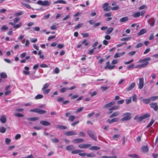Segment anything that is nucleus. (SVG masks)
<instances>
[{
    "instance_id": "f257e3e1",
    "label": "nucleus",
    "mask_w": 158,
    "mask_h": 158,
    "mask_svg": "<svg viewBox=\"0 0 158 158\" xmlns=\"http://www.w3.org/2000/svg\"><path fill=\"white\" fill-rule=\"evenodd\" d=\"M150 116V114L148 113H146L140 116H139L138 115H137L134 117V119L136 120L137 122L139 123L142 121L143 119L149 117Z\"/></svg>"
},
{
    "instance_id": "f03ea898",
    "label": "nucleus",
    "mask_w": 158,
    "mask_h": 158,
    "mask_svg": "<svg viewBox=\"0 0 158 158\" xmlns=\"http://www.w3.org/2000/svg\"><path fill=\"white\" fill-rule=\"evenodd\" d=\"M37 3L39 5H40L42 6H48L50 5L51 2L47 0H45L44 1H43L40 0L38 1L37 2Z\"/></svg>"
},
{
    "instance_id": "7ed1b4c3",
    "label": "nucleus",
    "mask_w": 158,
    "mask_h": 158,
    "mask_svg": "<svg viewBox=\"0 0 158 158\" xmlns=\"http://www.w3.org/2000/svg\"><path fill=\"white\" fill-rule=\"evenodd\" d=\"M131 114L130 113H125L123 114V117L121 119L122 121L129 120L131 119Z\"/></svg>"
},
{
    "instance_id": "20e7f679",
    "label": "nucleus",
    "mask_w": 158,
    "mask_h": 158,
    "mask_svg": "<svg viewBox=\"0 0 158 158\" xmlns=\"http://www.w3.org/2000/svg\"><path fill=\"white\" fill-rule=\"evenodd\" d=\"M145 13V11L144 10H143L141 12L139 11L133 14L132 16L134 18H137L139 17L140 16H143Z\"/></svg>"
},
{
    "instance_id": "39448f33",
    "label": "nucleus",
    "mask_w": 158,
    "mask_h": 158,
    "mask_svg": "<svg viewBox=\"0 0 158 158\" xmlns=\"http://www.w3.org/2000/svg\"><path fill=\"white\" fill-rule=\"evenodd\" d=\"M30 111V112H35L40 114H43L46 112L45 110H43L42 109H31Z\"/></svg>"
},
{
    "instance_id": "423d86ee",
    "label": "nucleus",
    "mask_w": 158,
    "mask_h": 158,
    "mask_svg": "<svg viewBox=\"0 0 158 158\" xmlns=\"http://www.w3.org/2000/svg\"><path fill=\"white\" fill-rule=\"evenodd\" d=\"M151 59L150 57L146 58L141 60H139V63H142V64H147L145 65V66H146L148 65V61L150 60Z\"/></svg>"
},
{
    "instance_id": "0eeeda50",
    "label": "nucleus",
    "mask_w": 158,
    "mask_h": 158,
    "mask_svg": "<svg viewBox=\"0 0 158 158\" xmlns=\"http://www.w3.org/2000/svg\"><path fill=\"white\" fill-rule=\"evenodd\" d=\"M87 133L91 138L95 140H97V137L95 136L94 132L89 130L87 131Z\"/></svg>"
},
{
    "instance_id": "6e6552de",
    "label": "nucleus",
    "mask_w": 158,
    "mask_h": 158,
    "mask_svg": "<svg viewBox=\"0 0 158 158\" xmlns=\"http://www.w3.org/2000/svg\"><path fill=\"white\" fill-rule=\"evenodd\" d=\"M144 86V79L143 78H140L139 79V82L138 84L139 88L141 89Z\"/></svg>"
},
{
    "instance_id": "1a4fd4ad",
    "label": "nucleus",
    "mask_w": 158,
    "mask_h": 158,
    "mask_svg": "<svg viewBox=\"0 0 158 158\" xmlns=\"http://www.w3.org/2000/svg\"><path fill=\"white\" fill-rule=\"evenodd\" d=\"M110 61H108L106 63V66L105 67V69H114L115 67V65H109Z\"/></svg>"
},
{
    "instance_id": "9d476101",
    "label": "nucleus",
    "mask_w": 158,
    "mask_h": 158,
    "mask_svg": "<svg viewBox=\"0 0 158 158\" xmlns=\"http://www.w3.org/2000/svg\"><path fill=\"white\" fill-rule=\"evenodd\" d=\"M115 101H112L104 105V108H109L111 107L115 104Z\"/></svg>"
},
{
    "instance_id": "9b49d317",
    "label": "nucleus",
    "mask_w": 158,
    "mask_h": 158,
    "mask_svg": "<svg viewBox=\"0 0 158 158\" xmlns=\"http://www.w3.org/2000/svg\"><path fill=\"white\" fill-rule=\"evenodd\" d=\"M135 82L132 83L129 87L126 89V90L127 91H130L135 86Z\"/></svg>"
},
{
    "instance_id": "f8f14e48",
    "label": "nucleus",
    "mask_w": 158,
    "mask_h": 158,
    "mask_svg": "<svg viewBox=\"0 0 158 158\" xmlns=\"http://www.w3.org/2000/svg\"><path fill=\"white\" fill-rule=\"evenodd\" d=\"M65 135L67 136H70L76 135H77V133L74 131H70L65 133Z\"/></svg>"
},
{
    "instance_id": "ddd939ff",
    "label": "nucleus",
    "mask_w": 158,
    "mask_h": 158,
    "mask_svg": "<svg viewBox=\"0 0 158 158\" xmlns=\"http://www.w3.org/2000/svg\"><path fill=\"white\" fill-rule=\"evenodd\" d=\"M91 145L90 144H80L78 145V147L81 148H86L90 147Z\"/></svg>"
},
{
    "instance_id": "4468645a",
    "label": "nucleus",
    "mask_w": 158,
    "mask_h": 158,
    "mask_svg": "<svg viewBox=\"0 0 158 158\" xmlns=\"http://www.w3.org/2000/svg\"><path fill=\"white\" fill-rule=\"evenodd\" d=\"M109 4L108 3H106L104 4L102 6V8L104 11H109L110 10L109 7L108 6Z\"/></svg>"
},
{
    "instance_id": "2eb2a0df",
    "label": "nucleus",
    "mask_w": 158,
    "mask_h": 158,
    "mask_svg": "<svg viewBox=\"0 0 158 158\" xmlns=\"http://www.w3.org/2000/svg\"><path fill=\"white\" fill-rule=\"evenodd\" d=\"M24 69V70L23 71V73L26 75H29L30 73V72L29 71V67L25 66Z\"/></svg>"
},
{
    "instance_id": "dca6fc26",
    "label": "nucleus",
    "mask_w": 158,
    "mask_h": 158,
    "mask_svg": "<svg viewBox=\"0 0 158 158\" xmlns=\"http://www.w3.org/2000/svg\"><path fill=\"white\" fill-rule=\"evenodd\" d=\"M125 53V52H123L121 53H116L114 56V58H116L118 57H120L121 56L124 55Z\"/></svg>"
},
{
    "instance_id": "f3484780",
    "label": "nucleus",
    "mask_w": 158,
    "mask_h": 158,
    "mask_svg": "<svg viewBox=\"0 0 158 158\" xmlns=\"http://www.w3.org/2000/svg\"><path fill=\"white\" fill-rule=\"evenodd\" d=\"M83 141V139H76L73 140H72V142L75 143H77L82 142Z\"/></svg>"
},
{
    "instance_id": "a211bd4d",
    "label": "nucleus",
    "mask_w": 158,
    "mask_h": 158,
    "mask_svg": "<svg viewBox=\"0 0 158 158\" xmlns=\"http://www.w3.org/2000/svg\"><path fill=\"white\" fill-rule=\"evenodd\" d=\"M40 123L44 126H49L51 124L50 122L46 121H41Z\"/></svg>"
},
{
    "instance_id": "6ab92c4d",
    "label": "nucleus",
    "mask_w": 158,
    "mask_h": 158,
    "mask_svg": "<svg viewBox=\"0 0 158 158\" xmlns=\"http://www.w3.org/2000/svg\"><path fill=\"white\" fill-rule=\"evenodd\" d=\"M39 118L38 117H30L28 118H26V119L28 121H34L39 120Z\"/></svg>"
},
{
    "instance_id": "aec40b11",
    "label": "nucleus",
    "mask_w": 158,
    "mask_h": 158,
    "mask_svg": "<svg viewBox=\"0 0 158 158\" xmlns=\"http://www.w3.org/2000/svg\"><path fill=\"white\" fill-rule=\"evenodd\" d=\"M6 120V116L4 115H2L1 118H0V121L1 123H5Z\"/></svg>"
},
{
    "instance_id": "412c9836",
    "label": "nucleus",
    "mask_w": 158,
    "mask_h": 158,
    "mask_svg": "<svg viewBox=\"0 0 158 158\" xmlns=\"http://www.w3.org/2000/svg\"><path fill=\"white\" fill-rule=\"evenodd\" d=\"M118 120V118H114L111 120L108 119L107 122V123H111L114 122H116Z\"/></svg>"
},
{
    "instance_id": "4be33fe9",
    "label": "nucleus",
    "mask_w": 158,
    "mask_h": 158,
    "mask_svg": "<svg viewBox=\"0 0 158 158\" xmlns=\"http://www.w3.org/2000/svg\"><path fill=\"white\" fill-rule=\"evenodd\" d=\"M129 20V18L127 17H124L121 18L119 20L121 23L125 22Z\"/></svg>"
},
{
    "instance_id": "5701e85b",
    "label": "nucleus",
    "mask_w": 158,
    "mask_h": 158,
    "mask_svg": "<svg viewBox=\"0 0 158 158\" xmlns=\"http://www.w3.org/2000/svg\"><path fill=\"white\" fill-rule=\"evenodd\" d=\"M148 22L151 26H153L155 23V20L153 18H151L148 20Z\"/></svg>"
},
{
    "instance_id": "b1692460",
    "label": "nucleus",
    "mask_w": 158,
    "mask_h": 158,
    "mask_svg": "<svg viewBox=\"0 0 158 158\" xmlns=\"http://www.w3.org/2000/svg\"><path fill=\"white\" fill-rule=\"evenodd\" d=\"M58 3L65 4H66V2L63 0H59L54 2L53 4L55 5Z\"/></svg>"
},
{
    "instance_id": "393cba45",
    "label": "nucleus",
    "mask_w": 158,
    "mask_h": 158,
    "mask_svg": "<svg viewBox=\"0 0 158 158\" xmlns=\"http://www.w3.org/2000/svg\"><path fill=\"white\" fill-rule=\"evenodd\" d=\"M66 149L67 150L69 151H72L74 149V147L73 146L70 145L67 146L66 147Z\"/></svg>"
},
{
    "instance_id": "a878e982",
    "label": "nucleus",
    "mask_w": 158,
    "mask_h": 158,
    "mask_svg": "<svg viewBox=\"0 0 158 158\" xmlns=\"http://www.w3.org/2000/svg\"><path fill=\"white\" fill-rule=\"evenodd\" d=\"M142 102L145 104H148L149 103L151 102L149 98L147 99H142Z\"/></svg>"
},
{
    "instance_id": "bb28decb",
    "label": "nucleus",
    "mask_w": 158,
    "mask_h": 158,
    "mask_svg": "<svg viewBox=\"0 0 158 158\" xmlns=\"http://www.w3.org/2000/svg\"><path fill=\"white\" fill-rule=\"evenodd\" d=\"M100 149V148L96 146H93L91 147L89 149L90 150H98Z\"/></svg>"
},
{
    "instance_id": "cd10ccee",
    "label": "nucleus",
    "mask_w": 158,
    "mask_h": 158,
    "mask_svg": "<svg viewBox=\"0 0 158 158\" xmlns=\"http://www.w3.org/2000/svg\"><path fill=\"white\" fill-rule=\"evenodd\" d=\"M146 30L144 29H143L140 30L139 32L138 33V35L139 36L141 35L146 33Z\"/></svg>"
},
{
    "instance_id": "c85d7f7f",
    "label": "nucleus",
    "mask_w": 158,
    "mask_h": 158,
    "mask_svg": "<svg viewBox=\"0 0 158 158\" xmlns=\"http://www.w3.org/2000/svg\"><path fill=\"white\" fill-rule=\"evenodd\" d=\"M142 150L143 152L145 153L148 152V148L147 146H144L142 148Z\"/></svg>"
},
{
    "instance_id": "c756f323",
    "label": "nucleus",
    "mask_w": 158,
    "mask_h": 158,
    "mask_svg": "<svg viewBox=\"0 0 158 158\" xmlns=\"http://www.w3.org/2000/svg\"><path fill=\"white\" fill-rule=\"evenodd\" d=\"M119 114V113L118 112H116L112 114H111L110 116V118H112L113 117H114L118 116Z\"/></svg>"
},
{
    "instance_id": "7c9ffc66",
    "label": "nucleus",
    "mask_w": 158,
    "mask_h": 158,
    "mask_svg": "<svg viewBox=\"0 0 158 158\" xmlns=\"http://www.w3.org/2000/svg\"><path fill=\"white\" fill-rule=\"evenodd\" d=\"M82 151V150H73L71 151V153L72 154H78L81 152Z\"/></svg>"
},
{
    "instance_id": "2f4dec72",
    "label": "nucleus",
    "mask_w": 158,
    "mask_h": 158,
    "mask_svg": "<svg viewBox=\"0 0 158 158\" xmlns=\"http://www.w3.org/2000/svg\"><path fill=\"white\" fill-rule=\"evenodd\" d=\"M0 76L3 78H6L7 77L6 73L5 72H2L0 73Z\"/></svg>"
},
{
    "instance_id": "473e14b6",
    "label": "nucleus",
    "mask_w": 158,
    "mask_h": 158,
    "mask_svg": "<svg viewBox=\"0 0 158 158\" xmlns=\"http://www.w3.org/2000/svg\"><path fill=\"white\" fill-rule=\"evenodd\" d=\"M151 107L153 109H156L157 105L156 103H151L150 104Z\"/></svg>"
},
{
    "instance_id": "72a5a7b5",
    "label": "nucleus",
    "mask_w": 158,
    "mask_h": 158,
    "mask_svg": "<svg viewBox=\"0 0 158 158\" xmlns=\"http://www.w3.org/2000/svg\"><path fill=\"white\" fill-rule=\"evenodd\" d=\"M22 23L19 22V23L16 25H14L13 28L15 29H17L20 28L22 26Z\"/></svg>"
},
{
    "instance_id": "f704fd0d",
    "label": "nucleus",
    "mask_w": 158,
    "mask_h": 158,
    "mask_svg": "<svg viewBox=\"0 0 158 158\" xmlns=\"http://www.w3.org/2000/svg\"><path fill=\"white\" fill-rule=\"evenodd\" d=\"M86 156L88 157H94L95 156V154L91 152L89 153H86Z\"/></svg>"
},
{
    "instance_id": "c9c22d12",
    "label": "nucleus",
    "mask_w": 158,
    "mask_h": 158,
    "mask_svg": "<svg viewBox=\"0 0 158 158\" xmlns=\"http://www.w3.org/2000/svg\"><path fill=\"white\" fill-rule=\"evenodd\" d=\"M146 64H141L140 65H138L135 66V68H144L145 67V65H146Z\"/></svg>"
},
{
    "instance_id": "e433bc0d",
    "label": "nucleus",
    "mask_w": 158,
    "mask_h": 158,
    "mask_svg": "<svg viewBox=\"0 0 158 158\" xmlns=\"http://www.w3.org/2000/svg\"><path fill=\"white\" fill-rule=\"evenodd\" d=\"M43 97V96L42 94H38L35 97V99H39L42 98Z\"/></svg>"
},
{
    "instance_id": "4c0bfd02",
    "label": "nucleus",
    "mask_w": 158,
    "mask_h": 158,
    "mask_svg": "<svg viewBox=\"0 0 158 158\" xmlns=\"http://www.w3.org/2000/svg\"><path fill=\"white\" fill-rule=\"evenodd\" d=\"M113 28H110L107 29L106 31V33L107 34H109L113 31Z\"/></svg>"
},
{
    "instance_id": "58836bf2",
    "label": "nucleus",
    "mask_w": 158,
    "mask_h": 158,
    "mask_svg": "<svg viewBox=\"0 0 158 158\" xmlns=\"http://www.w3.org/2000/svg\"><path fill=\"white\" fill-rule=\"evenodd\" d=\"M14 115L19 117H22L23 116V115L22 114H21L19 113H16L14 114Z\"/></svg>"
},
{
    "instance_id": "ea45409f",
    "label": "nucleus",
    "mask_w": 158,
    "mask_h": 158,
    "mask_svg": "<svg viewBox=\"0 0 158 158\" xmlns=\"http://www.w3.org/2000/svg\"><path fill=\"white\" fill-rule=\"evenodd\" d=\"M154 122V121L153 119H152L151 121L149 123L147 126L146 128H148L151 126L152 124H153Z\"/></svg>"
},
{
    "instance_id": "a19ab883",
    "label": "nucleus",
    "mask_w": 158,
    "mask_h": 158,
    "mask_svg": "<svg viewBox=\"0 0 158 158\" xmlns=\"http://www.w3.org/2000/svg\"><path fill=\"white\" fill-rule=\"evenodd\" d=\"M69 89L68 87L63 88L60 90V92L61 93L65 92L67 90Z\"/></svg>"
},
{
    "instance_id": "79ce46f5",
    "label": "nucleus",
    "mask_w": 158,
    "mask_h": 158,
    "mask_svg": "<svg viewBox=\"0 0 158 158\" xmlns=\"http://www.w3.org/2000/svg\"><path fill=\"white\" fill-rule=\"evenodd\" d=\"M157 96H153L150 98L149 99L150 102H151V101H154L156 100L157 99Z\"/></svg>"
},
{
    "instance_id": "37998d69",
    "label": "nucleus",
    "mask_w": 158,
    "mask_h": 158,
    "mask_svg": "<svg viewBox=\"0 0 158 158\" xmlns=\"http://www.w3.org/2000/svg\"><path fill=\"white\" fill-rule=\"evenodd\" d=\"M75 118V117L74 116H69V120L70 121L72 122L73 121Z\"/></svg>"
},
{
    "instance_id": "c03bdc74",
    "label": "nucleus",
    "mask_w": 158,
    "mask_h": 158,
    "mask_svg": "<svg viewBox=\"0 0 158 158\" xmlns=\"http://www.w3.org/2000/svg\"><path fill=\"white\" fill-rule=\"evenodd\" d=\"M11 140L8 138H6L5 139V142L6 144H9L11 142Z\"/></svg>"
},
{
    "instance_id": "a18cd8bd",
    "label": "nucleus",
    "mask_w": 158,
    "mask_h": 158,
    "mask_svg": "<svg viewBox=\"0 0 158 158\" xmlns=\"http://www.w3.org/2000/svg\"><path fill=\"white\" fill-rule=\"evenodd\" d=\"M81 43L82 44H84L85 46H87L89 44V43L88 42H86V40H85L82 42Z\"/></svg>"
},
{
    "instance_id": "49530a36",
    "label": "nucleus",
    "mask_w": 158,
    "mask_h": 158,
    "mask_svg": "<svg viewBox=\"0 0 158 158\" xmlns=\"http://www.w3.org/2000/svg\"><path fill=\"white\" fill-rule=\"evenodd\" d=\"M128 156L133 158H138V156L136 154H130Z\"/></svg>"
},
{
    "instance_id": "de8ad7c7",
    "label": "nucleus",
    "mask_w": 158,
    "mask_h": 158,
    "mask_svg": "<svg viewBox=\"0 0 158 158\" xmlns=\"http://www.w3.org/2000/svg\"><path fill=\"white\" fill-rule=\"evenodd\" d=\"M147 8V6L146 5H142V6H140V7H139V10H141L144 9H145Z\"/></svg>"
},
{
    "instance_id": "09e8293b",
    "label": "nucleus",
    "mask_w": 158,
    "mask_h": 158,
    "mask_svg": "<svg viewBox=\"0 0 158 158\" xmlns=\"http://www.w3.org/2000/svg\"><path fill=\"white\" fill-rule=\"evenodd\" d=\"M42 90L43 91V93L44 94H47L50 91V89H45Z\"/></svg>"
},
{
    "instance_id": "8fccbe9b",
    "label": "nucleus",
    "mask_w": 158,
    "mask_h": 158,
    "mask_svg": "<svg viewBox=\"0 0 158 158\" xmlns=\"http://www.w3.org/2000/svg\"><path fill=\"white\" fill-rule=\"evenodd\" d=\"M8 27L6 25L3 26L1 28V30L3 31H5L8 29Z\"/></svg>"
},
{
    "instance_id": "3c124183",
    "label": "nucleus",
    "mask_w": 158,
    "mask_h": 158,
    "mask_svg": "<svg viewBox=\"0 0 158 158\" xmlns=\"http://www.w3.org/2000/svg\"><path fill=\"white\" fill-rule=\"evenodd\" d=\"M49 86V85L48 83H46L44 85V87L42 89V90L46 89Z\"/></svg>"
},
{
    "instance_id": "603ef678",
    "label": "nucleus",
    "mask_w": 158,
    "mask_h": 158,
    "mask_svg": "<svg viewBox=\"0 0 158 158\" xmlns=\"http://www.w3.org/2000/svg\"><path fill=\"white\" fill-rule=\"evenodd\" d=\"M125 101L123 99H122L118 101L117 102V104L118 105L122 104L124 103Z\"/></svg>"
},
{
    "instance_id": "864d4df0",
    "label": "nucleus",
    "mask_w": 158,
    "mask_h": 158,
    "mask_svg": "<svg viewBox=\"0 0 158 158\" xmlns=\"http://www.w3.org/2000/svg\"><path fill=\"white\" fill-rule=\"evenodd\" d=\"M134 64H131V65H129L127 67V69L130 70L131 69H132L134 68Z\"/></svg>"
},
{
    "instance_id": "5fc2aeb1",
    "label": "nucleus",
    "mask_w": 158,
    "mask_h": 158,
    "mask_svg": "<svg viewBox=\"0 0 158 158\" xmlns=\"http://www.w3.org/2000/svg\"><path fill=\"white\" fill-rule=\"evenodd\" d=\"M98 44V42L97 41L96 42L94 43L92 45V47L94 49H96V46Z\"/></svg>"
},
{
    "instance_id": "6e6d98bb",
    "label": "nucleus",
    "mask_w": 158,
    "mask_h": 158,
    "mask_svg": "<svg viewBox=\"0 0 158 158\" xmlns=\"http://www.w3.org/2000/svg\"><path fill=\"white\" fill-rule=\"evenodd\" d=\"M1 129L0 132L2 133H4L6 132V129L4 127H2Z\"/></svg>"
},
{
    "instance_id": "4d7b16f0",
    "label": "nucleus",
    "mask_w": 158,
    "mask_h": 158,
    "mask_svg": "<svg viewBox=\"0 0 158 158\" xmlns=\"http://www.w3.org/2000/svg\"><path fill=\"white\" fill-rule=\"evenodd\" d=\"M132 100L134 102H136L137 101V95L136 94H134L132 97Z\"/></svg>"
},
{
    "instance_id": "13d9d810",
    "label": "nucleus",
    "mask_w": 158,
    "mask_h": 158,
    "mask_svg": "<svg viewBox=\"0 0 158 158\" xmlns=\"http://www.w3.org/2000/svg\"><path fill=\"white\" fill-rule=\"evenodd\" d=\"M131 101V98L130 97L128 99H127L126 100V103L127 104H128L130 103Z\"/></svg>"
},
{
    "instance_id": "bf43d9fd",
    "label": "nucleus",
    "mask_w": 158,
    "mask_h": 158,
    "mask_svg": "<svg viewBox=\"0 0 158 158\" xmlns=\"http://www.w3.org/2000/svg\"><path fill=\"white\" fill-rule=\"evenodd\" d=\"M143 45V44L141 43H139L135 47L136 48H138L140 47H141Z\"/></svg>"
},
{
    "instance_id": "052dcab7",
    "label": "nucleus",
    "mask_w": 158,
    "mask_h": 158,
    "mask_svg": "<svg viewBox=\"0 0 158 158\" xmlns=\"http://www.w3.org/2000/svg\"><path fill=\"white\" fill-rule=\"evenodd\" d=\"M81 35L83 36V37L85 38L86 37H88L89 36V33H82Z\"/></svg>"
},
{
    "instance_id": "680f3d73",
    "label": "nucleus",
    "mask_w": 158,
    "mask_h": 158,
    "mask_svg": "<svg viewBox=\"0 0 158 158\" xmlns=\"http://www.w3.org/2000/svg\"><path fill=\"white\" fill-rule=\"evenodd\" d=\"M83 25L82 23H80L78 24L75 27V29H77L80 28Z\"/></svg>"
},
{
    "instance_id": "e2e57ef3",
    "label": "nucleus",
    "mask_w": 158,
    "mask_h": 158,
    "mask_svg": "<svg viewBox=\"0 0 158 158\" xmlns=\"http://www.w3.org/2000/svg\"><path fill=\"white\" fill-rule=\"evenodd\" d=\"M64 100V98H63L60 97L57 98V101L58 102H60L61 101H63Z\"/></svg>"
},
{
    "instance_id": "0e129e2a",
    "label": "nucleus",
    "mask_w": 158,
    "mask_h": 158,
    "mask_svg": "<svg viewBox=\"0 0 158 158\" xmlns=\"http://www.w3.org/2000/svg\"><path fill=\"white\" fill-rule=\"evenodd\" d=\"M119 7L118 6H115L112 7L111 8V10H118V9H119Z\"/></svg>"
},
{
    "instance_id": "69168bd1",
    "label": "nucleus",
    "mask_w": 158,
    "mask_h": 158,
    "mask_svg": "<svg viewBox=\"0 0 158 158\" xmlns=\"http://www.w3.org/2000/svg\"><path fill=\"white\" fill-rule=\"evenodd\" d=\"M131 39V37H126L122 39L121 40L123 41H127L130 40Z\"/></svg>"
},
{
    "instance_id": "338daca9",
    "label": "nucleus",
    "mask_w": 158,
    "mask_h": 158,
    "mask_svg": "<svg viewBox=\"0 0 158 158\" xmlns=\"http://www.w3.org/2000/svg\"><path fill=\"white\" fill-rule=\"evenodd\" d=\"M23 5L24 6L27 7V8L31 9V8L30 6L28 4H25V3H23Z\"/></svg>"
},
{
    "instance_id": "774afa93",
    "label": "nucleus",
    "mask_w": 158,
    "mask_h": 158,
    "mask_svg": "<svg viewBox=\"0 0 158 158\" xmlns=\"http://www.w3.org/2000/svg\"><path fill=\"white\" fill-rule=\"evenodd\" d=\"M52 142L54 143H57L59 142V140L57 139H52Z\"/></svg>"
}]
</instances>
